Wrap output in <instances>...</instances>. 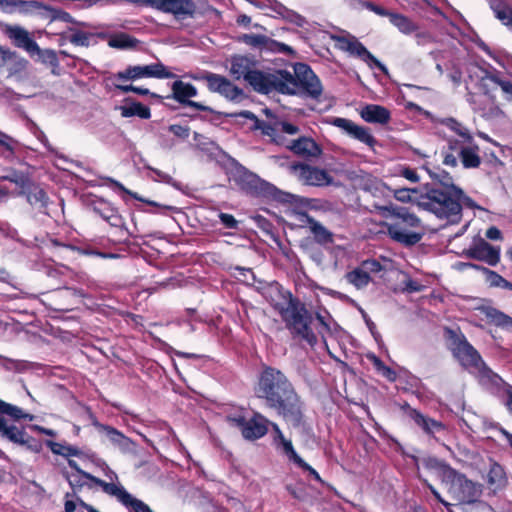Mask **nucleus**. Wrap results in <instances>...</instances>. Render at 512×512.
Listing matches in <instances>:
<instances>
[{
  "label": "nucleus",
  "mask_w": 512,
  "mask_h": 512,
  "mask_svg": "<svg viewBox=\"0 0 512 512\" xmlns=\"http://www.w3.org/2000/svg\"><path fill=\"white\" fill-rule=\"evenodd\" d=\"M106 142L118 151H133L135 144L126 137L122 130H112L106 136Z\"/></svg>",
  "instance_id": "nucleus-35"
},
{
  "label": "nucleus",
  "mask_w": 512,
  "mask_h": 512,
  "mask_svg": "<svg viewBox=\"0 0 512 512\" xmlns=\"http://www.w3.org/2000/svg\"><path fill=\"white\" fill-rule=\"evenodd\" d=\"M43 11L49 12V16L52 20L59 19L64 22L71 21L70 13L61 9L52 8L36 0H22L18 5L17 13L23 16H33L37 14L42 15Z\"/></svg>",
  "instance_id": "nucleus-21"
},
{
  "label": "nucleus",
  "mask_w": 512,
  "mask_h": 512,
  "mask_svg": "<svg viewBox=\"0 0 512 512\" xmlns=\"http://www.w3.org/2000/svg\"><path fill=\"white\" fill-rule=\"evenodd\" d=\"M299 130H261L262 134L268 135L278 145H284L295 154L303 157H317L322 153L321 147L312 139L299 137L286 141L283 133L294 135Z\"/></svg>",
  "instance_id": "nucleus-11"
},
{
  "label": "nucleus",
  "mask_w": 512,
  "mask_h": 512,
  "mask_svg": "<svg viewBox=\"0 0 512 512\" xmlns=\"http://www.w3.org/2000/svg\"><path fill=\"white\" fill-rule=\"evenodd\" d=\"M424 485L430 490L432 495L435 497V499L440 502L443 506L448 508L451 504L444 500L441 496V494L438 492V490L430 483H428L426 480H424Z\"/></svg>",
  "instance_id": "nucleus-60"
},
{
  "label": "nucleus",
  "mask_w": 512,
  "mask_h": 512,
  "mask_svg": "<svg viewBox=\"0 0 512 512\" xmlns=\"http://www.w3.org/2000/svg\"><path fill=\"white\" fill-rule=\"evenodd\" d=\"M401 175L412 183L419 181V176L415 169L406 167L402 170Z\"/></svg>",
  "instance_id": "nucleus-62"
},
{
  "label": "nucleus",
  "mask_w": 512,
  "mask_h": 512,
  "mask_svg": "<svg viewBox=\"0 0 512 512\" xmlns=\"http://www.w3.org/2000/svg\"><path fill=\"white\" fill-rule=\"evenodd\" d=\"M330 123L339 128H360L359 126L353 124L351 121L343 118H334V120Z\"/></svg>",
  "instance_id": "nucleus-64"
},
{
  "label": "nucleus",
  "mask_w": 512,
  "mask_h": 512,
  "mask_svg": "<svg viewBox=\"0 0 512 512\" xmlns=\"http://www.w3.org/2000/svg\"><path fill=\"white\" fill-rule=\"evenodd\" d=\"M196 95H197V89L194 85H192L190 83H185L181 80H176L172 84V96H167V98L172 97L180 104L189 106V107L194 108L199 111L208 112L210 114H215L213 109H211L210 107L205 106L200 102L190 100L191 97H194Z\"/></svg>",
  "instance_id": "nucleus-17"
},
{
  "label": "nucleus",
  "mask_w": 512,
  "mask_h": 512,
  "mask_svg": "<svg viewBox=\"0 0 512 512\" xmlns=\"http://www.w3.org/2000/svg\"><path fill=\"white\" fill-rule=\"evenodd\" d=\"M345 277L346 280L357 289L365 288L372 281L370 274L364 271L361 267L347 272Z\"/></svg>",
  "instance_id": "nucleus-42"
},
{
  "label": "nucleus",
  "mask_w": 512,
  "mask_h": 512,
  "mask_svg": "<svg viewBox=\"0 0 512 512\" xmlns=\"http://www.w3.org/2000/svg\"><path fill=\"white\" fill-rule=\"evenodd\" d=\"M431 119H432L433 124L446 126L447 128L454 129V128H458V126H459V123L454 118H451V117H447V118L432 117Z\"/></svg>",
  "instance_id": "nucleus-57"
},
{
  "label": "nucleus",
  "mask_w": 512,
  "mask_h": 512,
  "mask_svg": "<svg viewBox=\"0 0 512 512\" xmlns=\"http://www.w3.org/2000/svg\"><path fill=\"white\" fill-rule=\"evenodd\" d=\"M236 116L250 119L252 121V124L249 128H255V129L272 128L271 125L266 124L264 121H260L253 113H251L249 111L241 112V113L237 114Z\"/></svg>",
  "instance_id": "nucleus-52"
},
{
  "label": "nucleus",
  "mask_w": 512,
  "mask_h": 512,
  "mask_svg": "<svg viewBox=\"0 0 512 512\" xmlns=\"http://www.w3.org/2000/svg\"><path fill=\"white\" fill-rule=\"evenodd\" d=\"M89 208L111 226L119 228L124 226V220L119 214L118 209L110 202L102 198H97L91 201Z\"/></svg>",
  "instance_id": "nucleus-23"
},
{
  "label": "nucleus",
  "mask_w": 512,
  "mask_h": 512,
  "mask_svg": "<svg viewBox=\"0 0 512 512\" xmlns=\"http://www.w3.org/2000/svg\"><path fill=\"white\" fill-rule=\"evenodd\" d=\"M271 427L274 431L273 442L275 446L281 449L288 460L296 465L302 458L295 451L292 442L285 438L277 423H271Z\"/></svg>",
  "instance_id": "nucleus-26"
},
{
  "label": "nucleus",
  "mask_w": 512,
  "mask_h": 512,
  "mask_svg": "<svg viewBox=\"0 0 512 512\" xmlns=\"http://www.w3.org/2000/svg\"><path fill=\"white\" fill-rule=\"evenodd\" d=\"M190 130H168L167 137L171 140L170 143L164 139L161 145L164 148H171L177 140H185L189 137Z\"/></svg>",
  "instance_id": "nucleus-50"
},
{
  "label": "nucleus",
  "mask_w": 512,
  "mask_h": 512,
  "mask_svg": "<svg viewBox=\"0 0 512 512\" xmlns=\"http://www.w3.org/2000/svg\"><path fill=\"white\" fill-rule=\"evenodd\" d=\"M390 22L401 32L411 34L417 30V26L406 16L398 13L389 14Z\"/></svg>",
  "instance_id": "nucleus-43"
},
{
  "label": "nucleus",
  "mask_w": 512,
  "mask_h": 512,
  "mask_svg": "<svg viewBox=\"0 0 512 512\" xmlns=\"http://www.w3.org/2000/svg\"><path fill=\"white\" fill-rule=\"evenodd\" d=\"M401 410L417 427L429 436L446 430V425L443 422L424 415L419 410L412 408L407 402L401 405Z\"/></svg>",
  "instance_id": "nucleus-18"
},
{
  "label": "nucleus",
  "mask_w": 512,
  "mask_h": 512,
  "mask_svg": "<svg viewBox=\"0 0 512 512\" xmlns=\"http://www.w3.org/2000/svg\"><path fill=\"white\" fill-rule=\"evenodd\" d=\"M458 159L461 160L464 168H478L481 164L478 145L472 140L465 150H461V155Z\"/></svg>",
  "instance_id": "nucleus-38"
},
{
  "label": "nucleus",
  "mask_w": 512,
  "mask_h": 512,
  "mask_svg": "<svg viewBox=\"0 0 512 512\" xmlns=\"http://www.w3.org/2000/svg\"><path fill=\"white\" fill-rule=\"evenodd\" d=\"M443 331L448 350L462 367L477 369L481 385L506 392L507 385L510 384L486 365L480 353L467 340L459 327H444Z\"/></svg>",
  "instance_id": "nucleus-3"
},
{
  "label": "nucleus",
  "mask_w": 512,
  "mask_h": 512,
  "mask_svg": "<svg viewBox=\"0 0 512 512\" xmlns=\"http://www.w3.org/2000/svg\"><path fill=\"white\" fill-rule=\"evenodd\" d=\"M253 62L246 56H235L231 61L230 72L232 76L239 80L241 77L246 80L248 75L252 72Z\"/></svg>",
  "instance_id": "nucleus-33"
},
{
  "label": "nucleus",
  "mask_w": 512,
  "mask_h": 512,
  "mask_svg": "<svg viewBox=\"0 0 512 512\" xmlns=\"http://www.w3.org/2000/svg\"><path fill=\"white\" fill-rule=\"evenodd\" d=\"M16 196H25L27 202L37 208L40 212L47 209L49 196L46 191L31 179L29 184L14 193Z\"/></svg>",
  "instance_id": "nucleus-24"
},
{
  "label": "nucleus",
  "mask_w": 512,
  "mask_h": 512,
  "mask_svg": "<svg viewBox=\"0 0 512 512\" xmlns=\"http://www.w3.org/2000/svg\"><path fill=\"white\" fill-rule=\"evenodd\" d=\"M490 80L501 89L504 97L508 101H512V82L509 80L501 79L498 76L492 75Z\"/></svg>",
  "instance_id": "nucleus-48"
},
{
  "label": "nucleus",
  "mask_w": 512,
  "mask_h": 512,
  "mask_svg": "<svg viewBox=\"0 0 512 512\" xmlns=\"http://www.w3.org/2000/svg\"><path fill=\"white\" fill-rule=\"evenodd\" d=\"M443 484L451 498L459 504H474L483 493L482 484L468 479L456 469H453Z\"/></svg>",
  "instance_id": "nucleus-8"
},
{
  "label": "nucleus",
  "mask_w": 512,
  "mask_h": 512,
  "mask_svg": "<svg viewBox=\"0 0 512 512\" xmlns=\"http://www.w3.org/2000/svg\"><path fill=\"white\" fill-rule=\"evenodd\" d=\"M383 217L389 221L383 222L387 236L402 245L403 247H413L418 244L425 235L421 219L406 207L374 204Z\"/></svg>",
  "instance_id": "nucleus-5"
},
{
  "label": "nucleus",
  "mask_w": 512,
  "mask_h": 512,
  "mask_svg": "<svg viewBox=\"0 0 512 512\" xmlns=\"http://www.w3.org/2000/svg\"><path fill=\"white\" fill-rule=\"evenodd\" d=\"M33 418L34 416L32 414L25 412L22 408L0 399V437L2 439L17 444L25 433V430L24 428H18L16 425L9 424L8 422H18L20 420L31 421Z\"/></svg>",
  "instance_id": "nucleus-10"
},
{
  "label": "nucleus",
  "mask_w": 512,
  "mask_h": 512,
  "mask_svg": "<svg viewBox=\"0 0 512 512\" xmlns=\"http://www.w3.org/2000/svg\"><path fill=\"white\" fill-rule=\"evenodd\" d=\"M464 255L469 259L482 261L490 266H496L500 262V247L492 246L484 239H479L465 250Z\"/></svg>",
  "instance_id": "nucleus-19"
},
{
  "label": "nucleus",
  "mask_w": 512,
  "mask_h": 512,
  "mask_svg": "<svg viewBox=\"0 0 512 512\" xmlns=\"http://www.w3.org/2000/svg\"><path fill=\"white\" fill-rule=\"evenodd\" d=\"M2 31L15 47L21 48L31 55L41 53L40 47L25 28L19 25L5 24Z\"/></svg>",
  "instance_id": "nucleus-16"
},
{
  "label": "nucleus",
  "mask_w": 512,
  "mask_h": 512,
  "mask_svg": "<svg viewBox=\"0 0 512 512\" xmlns=\"http://www.w3.org/2000/svg\"><path fill=\"white\" fill-rule=\"evenodd\" d=\"M484 314L491 324H494L495 326L500 327L506 331L512 332L511 316L494 307L485 308Z\"/></svg>",
  "instance_id": "nucleus-32"
},
{
  "label": "nucleus",
  "mask_w": 512,
  "mask_h": 512,
  "mask_svg": "<svg viewBox=\"0 0 512 512\" xmlns=\"http://www.w3.org/2000/svg\"><path fill=\"white\" fill-rule=\"evenodd\" d=\"M18 445L26 447L28 450L34 453L41 452L43 446L42 442L39 439L34 438L29 435L26 431L23 436L19 439Z\"/></svg>",
  "instance_id": "nucleus-45"
},
{
  "label": "nucleus",
  "mask_w": 512,
  "mask_h": 512,
  "mask_svg": "<svg viewBox=\"0 0 512 512\" xmlns=\"http://www.w3.org/2000/svg\"><path fill=\"white\" fill-rule=\"evenodd\" d=\"M91 37H93L92 34L82 30H77L70 35L69 41L76 46L88 47L90 45Z\"/></svg>",
  "instance_id": "nucleus-47"
},
{
  "label": "nucleus",
  "mask_w": 512,
  "mask_h": 512,
  "mask_svg": "<svg viewBox=\"0 0 512 512\" xmlns=\"http://www.w3.org/2000/svg\"><path fill=\"white\" fill-rule=\"evenodd\" d=\"M30 180L31 177L27 172L17 170L15 168H6L5 173L0 175V181H7L15 184L17 188L16 191L21 190L23 187L27 186Z\"/></svg>",
  "instance_id": "nucleus-34"
},
{
  "label": "nucleus",
  "mask_w": 512,
  "mask_h": 512,
  "mask_svg": "<svg viewBox=\"0 0 512 512\" xmlns=\"http://www.w3.org/2000/svg\"><path fill=\"white\" fill-rule=\"evenodd\" d=\"M296 466L299 467L300 469H302L304 472H307L309 478L314 479L315 481H317L320 484H324V481L321 478V476L319 475V473L312 466H310L307 462H305L303 459H301L296 464Z\"/></svg>",
  "instance_id": "nucleus-51"
},
{
  "label": "nucleus",
  "mask_w": 512,
  "mask_h": 512,
  "mask_svg": "<svg viewBox=\"0 0 512 512\" xmlns=\"http://www.w3.org/2000/svg\"><path fill=\"white\" fill-rule=\"evenodd\" d=\"M233 424L241 431L244 439L254 441L264 437L272 421L259 412H254L252 417L247 419L239 415L231 418Z\"/></svg>",
  "instance_id": "nucleus-12"
},
{
  "label": "nucleus",
  "mask_w": 512,
  "mask_h": 512,
  "mask_svg": "<svg viewBox=\"0 0 512 512\" xmlns=\"http://www.w3.org/2000/svg\"><path fill=\"white\" fill-rule=\"evenodd\" d=\"M455 136L448 138L447 146L443 147V163L447 166L456 167L461 150H465L472 142L473 138L463 130H455Z\"/></svg>",
  "instance_id": "nucleus-15"
},
{
  "label": "nucleus",
  "mask_w": 512,
  "mask_h": 512,
  "mask_svg": "<svg viewBox=\"0 0 512 512\" xmlns=\"http://www.w3.org/2000/svg\"><path fill=\"white\" fill-rule=\"evenodd\" d=\"M202 79L207 82V86L210 91L217 92L230 100H235L243 94L242 89L234 85L225 76L206 72L202 76Z\"/></svg>",
  "instance_id": "nucleus-20"
},
{
  "label": "nucleus",
  "mask_w": 512,
  "mask_h": 512,
  "mask_svg": "<svg viewBox=\"0 0 512 512\" xmlns=\"http://www.w3.org/2000/svg\"><path fill=\"white\" fill-rule=\"evenodd\" d=\"M45 444L51 450V452L53 454L60 455V456L67 458L68 465H70L69 462L72 461V459H70V457H82L84 454L83 451L79 447L69 445L66 443H59V442H55L52 440H46ZM73 462H75L76 465L79 466L75 460H73ZM69 467L72 469L71 466H69ZM78 468L80 470H82L80 467H78ZM73 470H75V469L73 468Z\"/></svg>",
  "instance_id": "nucleus-27"
},
{
  "label": "nucleus",
  "mask_w": 512,
  "mask_h": 512,
  "mask_svg": "<svg viewBox=\"0 0 512 512\" xmlns=\"http://www.w3.org/2000/svg\"><path fill=\"white\" fill-rule=\"evenodd\" d=\"M290 173L300 182L309 186H329L333 177L325 170L302 162H292L289 165Z\"/></svg>",
  "instance_id": "nucleus-14"
},
{
  "label": "nucleus",
  "mask_w": 512,
  "mask_h": 512,
  "mask_svg": "<svg viewBox=\"0 0 512 512\" xmlns=\"http://www.w3.org/2000/svg\"><path fill=\"white\" fill-rule=\"evenodd\" d=\"M424 485L430 490L432 495L435 497V499L440 502L443 506L448 508L451 504L444 500L441 496V494L438 492V490L430 483H428L426 480H424Z\"/></svg>",
  "instance_id": "nucleus-61"
},
{
  "label": "nucleus",
  "mask_w": 512,
  "mask_h": 512,
  "mask_svg": "<svg viewBox=\"0 0 512 512\" xmlns=\"http://www.w3.org/2000/svg\"><path fill=\"white\" fill-rule=\"evenodd\" d=\"M138 43V39L125 32L115 33L108 39L109 47L121 50L135 48Z\"/></svg>",
  "instance_id": "nucleus-39"
},
{
  "label": "nucleus",
  "mask_w": 512,
  "mask_h": 512,
  "mask_svg": "<svg viewBox=\"0 0 512 512\" xmlns=\"http://www.w3.org/2000/svg\"><path fill=\"white\" fill-rule=\"evenodd\" d=\"M469 266L473 267L476 270L483 271L487 276L488 280L490 281V285L493 287H500L506 290L512 291V282L505 279L503 276L498 274L497 272L490 270L486 267L479 266L477 264H469Z\"/></svg>",
  "instance_id": "nucleus-41"
},
{
  "label": "nucleus",
  "mask_w": 512,
  "mask_h": 512,
  "mask_svg": "<svg viewBox=\"0 0 512 512\" xmlns=\"http://www.w3.org/2000/svg\"><path fill=\"white\" fill-rule=\"evenodd\" d=\"M23 147L24 145L19 139L0 130V154L5 159L13 158Z\"/></svg>",
  "instance_id": "nucleus-30"
},
{
  "label": "nucleus",
  "mask_w": 512,
  "mask_h": 512,
  "mask_svg": "<svg viewBox=\"0 0 512 512\" xmlns=\"http://www.w3.org/2000/svg\"><path fill=\"white\" fill-rule=\"evenodd\" d=\"M233 180L241 191L253 197L278 199L280 191L269 182L261 179L257 174L249 171L242 165L233 173Z\"/></svg>",
  "instance_id": "nucleus-9"
},
{
  "label": "nucleus",
  "mask_w": 512,
  "mask_h": 512,
  "mask_svg": "<svg viewBox=\"0 0 512 512\" xmlns=\"http://www.w3.org/2000/svg\"><path fill=\"white\" fill-rule=\"evenodd\" d=\"M239 41L253 48H266L269 38L260 34H242L239 36Z\"/></svg>",
  "instance_id": "nucleus-44"
},
{
  "label": "nucleus",
  "mask_w": 512,
  "mask_h": 512,
  "mask_svg": "<svg viewBox=\"0 0 512 512\" xmlns=\"http://www.w3.org/2000/svg\"><path fill=\"white\" fill-rule=\"evenodd\" d=\"M286 489L293 498H295L299 501H304L306 499L307 493H306L305 488L302 485H298V486L288 485L286 487Z\"/></svg>",
  "instance_id": "nucleus-55"
},
{
  "label": "nucleus",
  "mask_w": 512,
  "mask_h": 512,
  "mask_svg": "<svg viewBox=\"0 0 512 512\" xmlns=\"http://www.w3.org/2000/svg\"><path fill=\"white\" fill-rule=\"evenodd\" d=\"M22 0H2L0 3L3 9L8 13H17L18 5Z\"/></svg>",
  "instance_id": "nucleus-59"
},
{
  "label": "nucleus",
  "mask_w": 512,
  "mask_h": 512,
  "mask_svg": "<svg viewBox=\"0 0 512 512\" xmlns=\"http://www.w3.org/2000/svg\"><path fill=\"white\" fill-rule=\"evenodd\" d=\"M69 464L79 475L99 486L104 493L116 497L123 506L129 509L130 512H154L149 505L142 500L133 497L123 486L108 483L84 470H80L73 461H70Z\"/></svg>",
  "instance_id": "nucleus-7"
},
{
  "label": "nucleus",
  "mask_w": 512,
  "mask_h": 512,
  "mask_svg": "<svg viewBox=\"0 0 512 512\" xmlns=\"http://www.w3.org/2000/svg\"><path fill=\"white\" fill-rule=\"evenodd\" d=\"M349 136L373 147L376 143L374 137L369 133V130H345Z\"/></svg>",
  "instance_id": "nucleus-49"
},
{
  "label": "nucleus",
  "mask_w": 512,
  "mask_h": 512,
  "mask_svg": "<svg viewBox=\"0 0 512 512\" xmlns=\"http://www.w3.org/2000/svg\"><path fill=\"white\" fill-rule=\"evenodd\" d=\"M220 222L223 224V226L227 229H237L239 222L236 220V218L232 214L223 213L221 212L219 214Z\"/></svg>",
  "instance_id": "nucleus-54"
},
{
  "label": "nucleus",
  "mask_w": 512,
  "mask_h": 512,
  "mask_svg": "<svg viewBox=\"0 0 512 512\" xmlns=\"http://www.w3.org/2000/svg\"><path fill=\"white\" fill-rule=\"evenodd\" d=\"M293 70V73L287 70H278L274 74L252 70L245 81L255 91L262 94L276 91L288 95L301 94L318 100L322 95L323 87L311 67L305 63H296Z\"/></svg>",
  "instance_id": "nucleus-2"
},
{
  "label": "nucleus",
  "mask_w": 512,
  "mask_h": 512,
  "mask_svg": "<svg viewBox=\"0 0 512 512\" xmlns=\"http://www.w3.org/2000/svg\"><path fill=\"white\" fill-rule=\"evenodd\" d=\"M349 53L358 56L364 61H370L376 68L386 71V67L356 38L349 49Z\"/></svg>",
  "instance_id": "nucleus-37"
},
{
  "label": "nucleus",
  "mask_w": 512,
  "mask_h": 512,
  "mask_svg": "<svg viewBox=\"0 0 512 512\" xmlns=\"http://www.w3.org/2000/svg\"><path fill=\"white\" fill-rule=\"evenodd\" d=\"M279 312L286 328L294 338H300L314 347L317 342V336L311 328L313 316L299 298L288 293L287 306L277 304Z\"/></svg>",
  "instance_id": "nucleus-6"
},
{
  "label": "nucleus",
  "mask_w": 512,
  "mask_h": 512,
  "mask_svg": "<svg viewBox=\"0 0 512 512\" xmlns=\"http://www.w3.org/2000/svg\"><path fill=\"white\" fill-rule=\"evenodd\" d=\"M334 40L336 41V46L342 50V51H346V52H349V49L353 43V40L355 39V37H345V36H335L333 37Z\"/></svg>",
  "instance_id": "nucleus-56"
},
{
  "label": "nucleus",
  "mask_w": 512,
  "mask_h": 512,
  "mask_svg": "<svg viewBox=\"0 0 512 512\" xmlns=\"http://www.w3.org/2000/svg\"><path fill=\"white\" fill-rule=\"evenodd\" d=\"M363 6L379 16H389V14H391L384 7L377 5L374 2L365 1L363 2Z\"/></svg>",
  "instance_id": "nucleus-58"
},
{
  "label": "nucleus",
  "mask_w": 512,
  "mask_h": 512,
  "mask_svg": "<svg viewBox=\"0 0 512 512\" xmlns=\"http://www.w3.org/2000/svg\"><path fill=\"white\" fill-rule=\"evenodd\" d=\"M254 393L287 424L294 428L305 424V402L282 370L263 364L257 375Z\"/></svg>",
  "instance_id": "nucleus-1"
},
{
  "label": "nucleus",
  "mask_w": 512,
  "mask_h": 512,
  "mask_svg": "<svg viewBox=\"0 0 512 512\" xmlns=\"http://www.w3.org/2000/svg\"><path fill=\"white\" fill-rule=\"evenodd\" d=\"M367 359L371 361L376 372L387 379L389 382H395L397 380V372L391 367L387 366L378 356L373 353L368 354Z\"/></svg>",
  "instance_id": "nucleus-40"
},
{
  "label": "nucleus",
  "mask_w": 512,
  "mask_h": 512,
  "mask_svg": "<svg viewBox=\"0 0 512 512\" xmlns=\"http://www.w3.org/2000/svg\"><path fill=\"white\" fill-rule=\"evenodd\" d=\"M195 146L201 151L212 154L217 148L214 141L202 136L201 134L194 132Z\"/></svg>",
  "instance_id": "nucleus-46"
},
{
  "label": "nucleus",
  "mask_w": 512,
  "mask_h": 512,
  "mask_svg": "<svg viewBox=\"0 0 512 512\" xmlns=\"http://www.w3.org/2000/svg\"><path fill=\"white\" fill-rule=\"evenodd\" d=\"M306 223L316 243L328 245L334 242V234L313 217L307 215Z\"/></svg>",
  "instance_id": "nucleus-29"
},
{
  "label": "nucleus",
  "mask_w": 512,
  "mask_h": 512,
  "mask_svg": "<svg viewBox=\"0 0 512 512\" xmlns=\"http://www.w3.org/2000/svg\"><path fill=\"white\" fill-rule=\"evenodd\" d=\"M423 466L428 470L435 471L442 483L445 482L454 469L446 462L431 456L423 459Z\"/></svg>",
  "instance_id": "nucleus-36"
},
{
  "label": "nucleus",
  "mask_w": 512,
  "mask_h": 512,
  "mask_svg": "<svg viewBox=\"0 0 512 512\" xmlns=\"http://www.w3.org/2000/svg\"><path fill=\"white\" fill-rule=\"evenodd\" d=\"M486 237L490 240H502V232L496 226H491L486 230Z\"/></svg>",
  "instance_id": "nucleus-63"
},
{
  "label": "nucleus",
  "mask_w": 512,
  "mask_h": 512,
  "mask_svg": "<svg viewBox=\"0 0 512 512\" xmlns=\"http://www.w3.org/2000/svg\"><path fill=\"white\" fill-rule=\"evenodd\" d=\"M156 10L172 14L176 19L194 17L196 4L193 0H158Z\"/></svg>",
  "instance_id": "nucleus-22"
},
{
  "label": "nucleus",
  "mask_w": 512,
  "mask_h": 512,
  "mask_svg": "<svg viewBox=\"0 0 512 512\" xmlns=\"http://www.w3.org/2000/svg\"><path fill=\"white\" fill-rule=\"evenodd\" d=\"M438 184L427 185L420 205L449 224H458L462 219L461 197L463 190L455 186L452 177L445 171L435 174Z\"/></svg>",
  "instance_id": "nucleus-4"
},
{
  "label": "nucleus",
  "mask_w": 512,
  "mask_h": 512,
  "mask_svg": "<svg viewBox=\"0 0 512 512\" xmlns=\"http://www.w3.org/2000/svg\"><path fill=\"white\" fill-rule=\"evenodd\" d=\"M361 268L370 274L379 273L383 269V266L376 259H367L361 263Z\"/></svg>",
  "instance_id": "nucleus-53"
},
{
  "label": "nucleus",
  "mask_w": 512,
  "mask_h": 512,
  "mask_svg": "<svg viewBox=\"0 0 512 512\" xmlns=\"http://www.w3.org/2000/svg\"><path fill=\"white\" fill-rule=\"evenodd\" d=\"M360 115L367 123L380 125L387 124L391 118L390 111L377 104H367L361 109Z\"/></svg>",
  "instance_id": "nucleus-25"
},
{
  "label": "nucleus",
  "mask_w": 512,
  "mask_h": 512,
  "mask_svg": "<svg viewBox=\"0 0 512 512\" xmlns=\"http://www.w3.org/2000/svg\"><path fill=\"white\" fill-rule=\"evenodd\" d=\"M123 117H139L149 119L151 116L150 108L138 101L126 99L125 104L120 107Z\"/></svg>",
  "instance_id": "nucleus-31"
},
{
  "label": "nucleus",
  "mask_w": 512,
  "mask_h": 512,
  "mask_svg": "<svg viewBox=\"0 0 512 512\" xmlns=\"http://www.w3.org/2000/svg\"><path fill=\"white\" fill-rule=\"evenodd\" d=\"M176 75L170 72L161 62L146 66H128L125 71L113 75L115 81L136 80L140 78L171 79Z\"/></svg>",
  "instance_id": "nucleus-13"
},
{
  "label": "nucleus",
  "mask_w": 512,
  "mask_h": 512,
  "mask_svg": "<svg viewBox=\"0 0 512 512\" xmlns=\"http://www.w3.org/2000/svg\"><path fill=\"white\" fill-rule=\"evenodd\" d=\"M487 484L494 491L503 489L507 484V475L504 467L492 459L487 473Z\"/></svg>",
  "instance_id": "nucleus-28"
}]
</instances>
